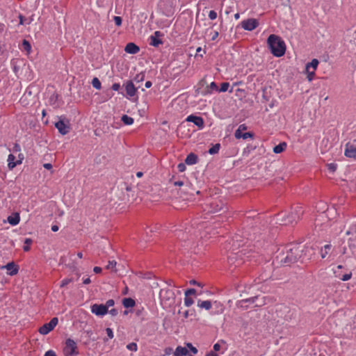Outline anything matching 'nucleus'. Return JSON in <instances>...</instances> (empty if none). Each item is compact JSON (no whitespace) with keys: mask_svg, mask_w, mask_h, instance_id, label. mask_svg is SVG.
<instances>
[{"mask_svg":"<svg viewBox=\"0 0 356 356\" xmlns=\"http://www.w3.org/2000/svg\"><path fill=\"white\" fill-rule=\"evenodd\" d=\"M123 306L126 308L133 307L135 305V300L131 298H125L122 300Z\"/></svg>","mask_w":356,"mask_h":356,"instance_id":"obj_24","label":"nucleus"},{"mask_svg":"<svg viewBox=\"0 0 356 356\" xmlns=\"http://www.w3.org/2000/svg\"><path fill=\"white\" fill-rule=\"evenodd\" d=\"M116 261L113 260V261H108V265L106 266V268L108 270H115V268L116 266Z\"/></svg>","mask_w":356,"mask_h":356,"instance_id":"obj_36","label":"nucleus"},{"mask_svg":"<svg viewBox=\"0 0 356 356\" xmlns=\"http://www.w3.org/2000/svg\"><path fill=\"white\" fill-rule=\"evenodd\" d=\"M330 248H331V245H330V244H327V245H324V247L323 248H321V255L323 259H324L326 257V255L327 254L328 251L330 250Z\"/></svg>","mask_w":356,"mask_h":356,"instance_id":"obj_28","label":"nucleus"},{"mask_svg":"<svg viewBox=\"0 0 356 356\" xmlns=\"http://www.w3.org/2000/svg\"><path fill=\"white\" fill-rule=\"evenodd\" d=\"M44 356H56V354L54 350H49L45 353Z\"/></svg>","mask_w":356,"mask_h":356,"instance_id":"obj_54","label":"nucleus"},{"mask_svg":"<svg viewBox=\"0 0 356 356\" xmlns=\"http://www.w3.org/2000/svg\"><path fill=\"white\" fill-rule=\"evenodd\" d=\"M197 306L200 308L209 310L211 308V302L210 300H199L197 302Z\"/></svg>","mask_w":356,"mask_h":356,"instance_id":"obj_23","label":"nucleus"},{"mask_svg":"<svg viewBox=\"0 0 356 356\" xmlns=\"http://www.w3.org/2000/svg\"><path fill=\"white\" fill-rule=\"evenodd\" d=\"M19 24L24 25V24H31L32 19H26L22 15H19Z\"/></svg>","mask_w":356,"mask_h":356,"instance_id":"obj_30","label":"nucleus"},{"mask_svg":"<svg viewBox=\"0 0 356 356\" xmlns=\"http://www.w3.org/2000/svg\"><path fill=\"white\" fill-rule=\"evenodd\" d=\"M197 161L198 157L193 153H190L185 159V163L189 165L196 164Z\"/></svg>","mask_w":356,"mask_h":356,"instance_id":"obj_18","label":"nucleus"},{"mask_svg":"<svg viewBox=\"0 0 356 356\" xmlns=\"http://www.w3.org/2000/svg\"><path fill=\"white\" fill-rule=\"evenodd\" d=\"M186 122H193L195 125H196L198 129H202L204 127V119L200 116H197L195 115H190L186 118Z\"/></svg>","mask_w":356,"mask_h":356,"instance_id":"obj_10","label":"nucleus"},{"mask_svg":"<svg viewBox=\"0 0 356 356\" xmlns=\"http://www.w3.org/2000/svg\"><path fill=\"white\" fill-rule=\"evenodd\" d=\"M188 346L190 348V350L193 354H196L197 353V349L195 347L193 346L192 344L188 343Z\"/></svg>","mask_w":356,"mask_h":356,"instance_id":"obj_55","label":"nucleus"},{"mask_svg":"<svg viewBox=\"0 0 356 356\" xmlns=\"http://www.w3.org/2000/svg\"><path fill=\"white\" fill-rule=\"evenodd\" d=\"M229 88V83L227 82H224L221 83L220 88L219 90L220 92H226L228 90Z\"/></svg>","mask_w":356,"mask_h":356,"instance_id":"obj_37","label":"nucleus"},{"mask_svg":"<svg viewBox=\"0 0 356 356\" xmlns=\"http://www.w3.org/2000/svg\"><path fill=\"white\" fill-rule=\"evenodd\" d=\"M102 268L99 267V266H95L93 268L94 273H97V274L100 273L102 272Z\"/></svg>","mask_w":356,"mask_h":356,"instance_id":"obj_57","label":"nucleus"},{"mask_svg":"<svg viewBox=\"0 0 356 356\" xmlns=\"http://www.w3.org/2000/svg\"><path fill=\"white\" fill-rule=\"evenodd\" d=\"M91 312L97 316H102L108 313V310L106 309L103 304H94L91 306Z\"/></svg>","mask_w":356,"mask_h":356,"instance_id":"obj_12","label":"nucleus"},{"mask_svg":"<svg viewBox=\"0 0 356 356\" xmlns=\"http://www.w3.org/2000/svg\"><path fill=\"white\" fill-rule=\"evenodd\" d=\"M205 356H218L217 353H214L213 351H209L207 353Z\"/></svg>","mask_w":356,"mask_h":356,"instance_id":"obj_61","label":"nucleus"},{"mask_svg":"<svg viewBox=\"0 0 356 356\" xmlns=\"http://www.w3.org/2000/svg\"><path fill=\"white\" fill-rule=\"evenodd\" d=\"M209 18L211 20H214L217 18V13L215 10H210L209 13Z\"/></svg>","mask_w":356,"mask_h":356,"instance_id":"obj_42","label":"nucleus"},{"mask_svg":"<svg viewBox=\"0 0 356 356\" xmlns=\"http://www.w3.org/2000/svg\"><path fill=\"white\" fill-rule=\"evenodd\" d=\"M246 129L247 127L244 124H240L234 133L235 138L237 139L241 138V135L243 134V131Z\"/></svg>","mask_w":356,"mask_h":356,"instance_id":"obj_25","label":"nucleus"},{"mask_svg":"<svg viewBox=\"0 0 356 356\" xmlns=\"http://www.w3.org/2000/svg\"><path fill=\"white\" fill-rule=\"evenodd\" d=\"M257 298V297H253V298H249V299H246L245 300H243L244 302H254L255 300Z\"/></svg>","mask_w":356,"mask_h":356,"instance_id":"obj_60","label":"nucleus"},{"mask_svg":"<svg viewBox=\"0 0 356 356\" xmlns=\"http://www.w3.org/2000/svg\"><path fill=\"white\" fill-rule=\"evenodd\" d=\"M24 159V154L22 153H21V152H19V154L17 155V163H18V165L22 164Z\"/></svg>","mask_w":356,"mask_h":356,"instance_id":"obj_44","label":"nucleus"},{"mask_svg":"<svg viewBox=\"0 0 356 356\" xmlns=\"http://www.w3.org/2000/svg\"><path fill=\"white\" fill-rule=\"evenodd\" d=\"M113 20L115 22V24L118 26H121L122 24V18L120 17H118V16H115L114 18H113Z\"/></svg>","mask_w":356,"mask_h":356,"instance_id":"obj_47","label":"nucleus"},{"mask_svg":"<svg viewBox=\"0 0 356 356\" xmlns=\"http://www.w3.org/2000/svg\"><path fill=\"white\" fill-rule=\"evenodd\" d=\"M259 26V22L254 18L248 19L241 22V26L246 31H253Z\"/></svg>","mask_w":356,"mask_h":356,"instance_id":"obj_9","label":"nucleus"},{"mask_svg":"<svg viewBox=\"0 0 356 356\" xmlns=\"http://www.w3.org/2000/svg\"><path fill=\"white\" fill-rule=\"evenodd\" d=\"M125 90L129 97H134L136 95V89L131 81L127 83L125 86Z\"/></svg>","mask_w":356,"mask_h":356,"instance_id":"obj_17","label":"nucleus"},{"mask_svg":"<svg viewBox=\"0 0 356 356\" xmlns=\"http://www.w3.org/2000/svg\"><path fill=\"white\" fill-rule=\"evenodd\" d=\"M121 120L126 125H131L134 123V119L127 115H123L121 118Z\"/></svg>","mask_w":356,"mask_h":356,"instance_id":"obj_26","label":"nucleus"},{"mask_svg":"<svg viewBox=\"0 0 356 356\" xmlns=\"http://www.w3.org/2000/svg\"><path fill=\"white\" fill-rule=\"evenodd\" d=\"M43 166H44V168L45 169H47V170H50V169H51V168H52V165H51V163H44V164L43 165Z\"/></svg>","mask_w":356,"mask_h":356,"instance_id":"obj_62","label":"nucleus"},{"mask_svg":"<svg viewBox=\"0 0 356 356\" xmlns=\"http://www.w3.org/2000/svg\"><path fill=\"white\" fill-rule=\"evenodd\" d=\"M22 47L23 50L26 51L27 53H29L31 50V46L29 41L24 40L22 44Z\"/></svg>","mask_w":356,"mask_h":356,"instance_id":"obj_29","label":"nucleus"},{"mask_svg":"<svg viewBox=\"0 0 356 356\" xmlns=\"http://www.w3.org/2000/svg\"><path fill=\"white\" fill-rule=\"evenodd\" d=\"M111 88L115 91H118L120 88V85L118 83H115L112 85Z\"/></svg>","mask_w":356,"mask_h":356,"instance_id":"obj_53","label":"nucleus"},{"mask_svg":"<svg viewBox=\"0 0 356 356\" xmlns=\"http://www.w3.org/2000/svg\"><path fill=\"white\" fill-rule=\"evenodd\" d=\"M303 208L301 205H296L292 208L289 213L281 212L276 216V223L281 225H289L296 223L303 214Z\"/></svg>","mask_w":356,"mask_h":356,"instance_id":"obj_3","label":"nucleus"},{"mask_svg":"<svg viewBox=\"0 0 356 356\" xmlns=\"http://www.w3.org/2000/svg\"><path fill=\"white\" fill-rule=\"evenodd\" d=\"M297 244H289L278 248L273 264L290 266L296 262L302 256L303 250Z\"/></svg>","mask_w":356,"mask_h":356,"instance_id":"obj_1","label":"nucleus"},{"mask_svg":"<svg viewBox=\"0 0 356 356\" xmlns=\"http://www.w3.org/2000/svg\"><path fill=\"white\" fill-rule=\"evenodd\" d=\"M7 162L8 168L10 170H13L17 165H18V163H17L16 157L13 154H10L8 156Z\"/></svg>","mask_w":356,"mask_h":356,"instance_id":"obj_16","label":"nucleus"},{"mask_svg":"<svg viewBox=\"0 0 356 356\" xmlns=\"http://www.w3.org/2000/svg\"><path fill=\"white\" fill-rule=\"evenodd\" d=\"M225 342L223 340H220L218 342H217L216 343H215L213 347V352L216 353V352L220 351L221 349V344H225Z\"/></svg>","mask_w":356,"mask_h":356,"instance_id":"obj_32","label":"nucleus"},{"mask_svg":"<svg viewBox=\"0 0 356 356\" xmlns=\"http://www.w3.org/2000/svg\"><path fill=\"white\" fill-rule=\"evenodd\" d=\"M327 166H328V169L332 172H334L337 169V165L334 163H330V164H328Z\"/></svg>","mask_w":356,"mask_h":356,"instance_id":"obj_52","label":"nucleus"},{"mask_svg":"<svg viewBox=\"0 0 356 356\" xmlns=\"http://www.w3.org/2000/svg\"><path fill=\"white\" fill-rule=\"evenodd\" d=\"M218 35H219V34H218V31H214V32H213V35H212L211 40H215L218 38Z\"/></svg>","mask_w":356,"mask_h":356,"instance_id":"obj_64","label":"nucleus"},{"mask_svg":"<svg viewBox=\"0 0 356 356\" xmlns=\"http://www.w3.org/2000/svg\"><path fill=\"white\" fill-rule=\"evenodd\" d=\"M286 146L287 145L285 142L280 143L273 147V152L275 154L282 153L286 148Z\"/></svg>","mask_w":356,"mask_h":356,"instance_id":"obj_22","label":"nucleus"},{"mask_svg":"<svg viewBox=\"0 0 356 356\" xmlns=\"http://www.w3.org/2000/svg\"><path fill=\"white\" fill-rule=\"evenodd\" d=\"M92 85L97 90H99L101 88V82L97 77L92 79Z\"/></svg>","mask_w":356,"mask_h":356,"instance_id":"obj_31","label":"nucleus"},{"mask_svg":"<svg viewBox=\"0 0 356 356\" xmlns=\"http://www.w3.org/2000/svg\"><path fill=\"white\" fill-rule=\"evenodd\" d=\"M249 138H253V134L251 132H245L241 135V138L246 140Z\"/></svg>","mask_w":356,"mask_h":356,"instance_id":"obj_41","label":"nucleus"},{"mask_svg":"<svg viewBox=\"0 0 356 356\" xmlns=\"http://www.w3.org/2000/svg\"><path fill=\"white\" fill-rule=\"evenodd\" d=\"M65 356H75L78 354L77 346L76 342L71 339H67L65 341V346L63 349Z\"/></svg>","mask_w":356,"mask_h":356,"instance_id":"obj_7","label":"nucleus"},{"mask_svg":"<svg viewBox=\"0 0 356 356\" xmlns=\"http://www.w3.org/2000/svg\"><path fill=\"white\" fill-rule=\"evenodd\" d=\"M114 300L112 299L108 300L106 302V304L104 305L105 307H106V309L108 310V308L114 305Z\"/></svg>","mask_w":356,"mask_h":356,"instance_id":"obj_46","label":"nucleus"},{"mask_svg":"<svg viewBox=\"0 0 356 356\" xmlns=\"http://www.w3.org/2000/svg\"><path fill=\"white\" fill-rule=\"evenodd\" d=\"M159 298L161 304L165 307H168L174 303L175 296L172 290L165 288L161 289Z\"/></svg>","mask_w":356,"mask_h":356,"instance_id":"obj_5","label":"nucleus"},{"mask_svg":"<svg viewBox=\"0 0 356 356\" xmlns=\"http://www.w3.org/2000/svg\"><path fill=\"white\" fill-rule=\"evenodd\" d=\"M7 220L11 225H17L20 221L19 214L18 213H15L13 216H9Z\"/></svg>","mask_w":356,"mask_h":356,"instance_id":"obj_19","label":"nucleus"},{"mask_svg":"<svg viewBox=\"0 0 356 356\" xmlns=\"http://www.w3.org/2000/svg\"><path fill=\"white\" fill-rule=\"evenodd\" d=\"M5 268L8 270V275L11 276L16 275L19 271L18 266L15 265L13 262L8 263Z\"/></svg>","mask_w":356,"mask_h":356,"instance_id":"obj_15","label":"nucleus"},{"mask_svg":"<svg viewBox=\"0 0 356 356\" xmlns=\"http://www.w3.org/2000/svg\"><path fill=\"white\" fill-rule=\"evenodd\" d=\"M162 35V33L156 31L149 37V44L153 47H159V44L163 43L162 40L159 39V37Z\"/></svg>","mask_w":356,"mask_h":356,"instance_id":"obj_13","label":"nucleus"},{"mask_svg":"<svg viewBox=\"0 0 356 356\" xmlns=\"http://www.w3.org/2000/svg\"><path fill=\"white\" fill-rule=\"evenodd\" d=\"M91 282V280L90 277L83 278V284H89Z\"/></svg>","mask_w":356,"mask_h":356,"instance_id":"obj_58","label":"nucleus"},{"mask_svg":"<svg viewBox=\"0 0 356 356\" xmlns=\"http://www.w3.org/2000/svg\"><path fill=\"white\" fill-rule=\"evenodd\" d=\"M57 98H58V96L56 95H52L50 97H49V104L52 106H54V107H57L58 106V104H56V101H57Z\"/></svg>","mask_w":356,"mask_h":356,"instance_id":"obj_35","label":"nucleus"},{"mask_svg":"<svg viewBox=\"0 0 356 356\" xmlns=\"http://www.w3.org/2000/svg\"><path fill=\"white\" fill-rule=\"evenodd\" d=\"M13 152L14 153H19L21 152V147L18 143H15L13 147Z\"/></svg>","mask_w":356,"mask_h":356,"instance_id":"obj_48","label":"nucleus"},{"mask_svg":"<svg viewBox=\"0 0 356 356\" xmlns=\"http://www.w3.org/2000/svg\"><path fill=\"white\" fill-rule=\"evenodd\" d=\"M124 51L130 54H136L139 52L140 48L134 42H129L126 45Z\"/></svg>","mask_w":356,"mask_h":356,"instance_id":"obj_14","label":"nucleus"},{"mask_svg":"<svg viewBox=\"0 0 356 356\" xmlns=\"http://www.w3.org/2000/svg\"><path fill=\"white\" fill-rule=\"evenodd\" d=\"M32 243V240L31 238H26L24 240L25 245L23 247V250L25 252H28L30 250V245Z\"/></svg>","mask_w":356,"mask_h":356,"instance_id":"obj_34","label":"nucleus"},{"mask_svg":"<svg viewBox=\"0 0 356 356\" xmlns=\"http://www.w3.org/2000/svg\"><path fill=\"white\" fill-rule=\"evenodd\" d=\"M220 148V144L216 143L214 145H213L208 151L209 154H215L218 153Z\"/></svg>","mask_w":356,"mask_h":356,"instance_id":"obj_27","label":"nucleus"},{"mask_svg":"<svg viewBox=\"0 0 356 356\" xmlns=\"http://www.w3.org/2000/svg\"><path fill=\"white\" fill-rule=\"evenodd\" d=\"M204 224V222L199 223L194 222L191 227L186 228L184 231L181 229L175 230V236L181 241L193 240L199 235L202 238L201 229L202 228H208Z\"/></svg>","mask_w":356,"mask_h":356,"instance_id":"obj_2","label":"nucleus"},{"mask_svg":"<svg viewBox=\"0 0 356 356\" xmlns=\"http://www.w3.org/2000/svg\"><path fill=\"white\" fill-rule=\"evenodd\" d=\"M267 44L273 56L281 57L285 54L286 45L281 37L275 34L270 35L267 39Z\"/></svg>","mask_w":356,"mask_h":356,"instance_id":"obj_4","label":"nucleus"},{"mask_svg":"<svg viewBox=\"0 0 356 356\" xmlns=\"http://www.w3.org/2000/svg\"><path fill=\"white\" fill-rule=\"evenodd\" d=\"M73 280L72 278H67V279H64L62 280L60 284V287L63 288L64 286H65L66 285H67L68 284L72 282Z\"/></svg>","mask_w":356,"mask_h":356,"instance_id":"obj_40","label":"nucleus"},{"mask_svg":"<svg viewBox=\"0 0 356 356\" xmlns=\"http://www.w3.org/2000/svg\"><path fill=\"white\" fill-rule=\"evenodd\" d=\"M55 127L58 130L59 133L62 135L67 134L70 131L68 122H65L61 119L55 123Z\"/></svg>","mask_w":356,"mask_h":356,"instance_id":"obj_11","label":"nucleus"},{"mask_svg":"<svg viewBox=\"0 0 356 356\" xmlns=\"http://www.w3.org/2000/svg\"><path fill=\"white\" fill-rule=\"evenodd\" d=\"M344 155L356 161V138L350 140L345 145Z\"/></svg>","mask_w":356,"mask_h":356,"instance_id":"obj_6","label":"nucleus"},{"mask_svg":"<svg viewBox=\"0 0 356 356\" xmlns=\"http://www.w3.org/2000/svg\"><path fill=\"white\" fill-rule=\"evenodd\" d=\"M188 349L185 347H182L179 346L176 348L175 351L174 352L175 356H185L188 354Z\"/></svg>","mask_w":356,"mask_h":356,"instance_id":"obj_20","label":"nucleus"},{"mask_svg":"<svg viewBox=\"0 0 356 356\" xmlns=\"http://www.w3.org/2000/svg\"><path fill=\"white\" fill-rule=\"evenodd\" d=\"M177 168H178V170L181 172L185 171L186 170V165L184 163H179L178 165H177Z\"/></svg>","mask_w":356,"mask_h":356,"instance_id":"obj_50","label":"nucleus"},{"mask_svg":"<svg viewBox=\"0 0 356 356\" xmlns=\"http://www.w3.org/2000/svg\"><path fill=\"white\" fill-rule=\"evenodd\" d=\"M211 205V207L215 206V207L213 209H212V210L211 211V212H218L222 209V207H219L216 202H212Z\"/></svg>","mask_w":356,"mask_h":356,"instance_id":"obj_43","label":"nucleus"},{"mask_svg":"<svg viewBox=\"0 0 356 356\" xmlns=\"http://www.w3.org/2000/svg\"><path fill=\"white\" fill-rule=\"evenodd\" d=\"M193 300L191 298H189L188 296H185L184 298V305L186 307H190L193 304Z\"/></svg>","mask_w":356,"mask_h":356,"instance_id":"obj_39","label":"nucleus"},{"mask_svg":"<svg viewBox=\"0 0 356 356\" xmlns=\"http://www.w3.org/2000/svg\"><path fill=\"white\" fill-rule=\"evenodd\" d=\"M106 332L109 339H113L114 337L113 332L111 328L107 327L106 329Z\"/></svg>","mask_w":356,"mask_h":356,"instance_id":"obj_45","label":"nucleus"},{"mask_svg":"<svg viewBox=\"0 0 356 356\" xmlns=\"http://www.w3.org/2000/svg\"><path fill=\"white\" fill-rule=\"evenodd\" d=\"M174 185L177 186H181L184 185V182L182 181H177L174 182Z\"/></svg>","mask_w":356,"mask_h":356,"instance_id":"obj_63","label":"nucleus"},{"mask_svg":"<svg viewBox=\"0 0 356 356\" xmlns=\"http://www.w3.org/2000/svg\"><path fill=\"white\" fill-rule=\"evenodd\" d=\"M110 314H111L113 316H116L118 314V311L116 309H112L110 311L108 312Z\"/></svg>","mask_w":356,"mask_h":356,"instance_id":"obj_56","label":"nucleus"},{"mask_svg":"<svg viewBox=\"0 0 356 356\" xmlns=\"http://www.w3.org/2000/svg\"><path fill=\"white\" fill-rule=\"evenodd\" d=\"M127 348L129 350L136 352L138 350V345L136 343L132 342L127 345Z\"/></svg>","mask_w":356,"mask_h":356,"instance_id":"obj_33","label":"nucleus"},{"mask_svg":"<svg viewBox=\"0 0 356 356\" xmlns=\"http://www.w3.org/2000/svg\"><path fill=\"white\" fill-rule=\"evenodd\" d=\"M211 90H217L218 87L215 82H211L209 86Z\"/></svg>","mask_w":356,"mask_h":356,"instance_id":"obj_59","label":"nucleus"},{"mask_svg":"<svg viewBox=\"0 0 356 356\" xmlns=\"http://www.w3.org/2000/svg\"><path fill=\"white\" fill-rule=\"evenodd\" d=\"M351 276H352L351 273L345 274L342 276V277L341 279L343 281H348L351 278Z\"/></svg>","mask_w":356,"mask_h":356,"instance_id":"obj_51","label":"nucleus"},{"mask_svg":"<svg viewBox=\"0 0 356 356\" xmlns=\"http://www.w3.org/2000/svg\"><path fill=\"white\" fill-rule=\"evenodd\" d=\"M196 293V290L194 289H187L186 291H185V296H189L191 295H193Z\"/></svg>","mask_w":356,"mask_h":356,"instance_id":"obj_49","label":"nucleus"},{"mask_svg":"<svg viewBox=\"0 0 356 356\" xmlns=\"http://www.w3.org/2000/svg\"><path fill=\"white\" fill-rule=\"evenodd\" d=\"M318 63H319V62L317 59H316V58L312 59L310 63H308L306 65V68H305L306 71H309L311 69L316 70L318 67Z\"/></svg>","mask_w":356,"mask_h":356,"instance_id":"obj_21","label":"nucleus"},{"mask_svg":"<svg viewBox=\"0 0 356 356\" xmlns=\"http://www.w3.org/2000/svg\"><path fill=\"white\" fill-rule=\"evenodd\" d=\"M58 322V318L54 317L51 318L49 323L44 324L42 327H40L39 332L43 335L47 334L52 330H54V328L57 325Z\"/></svg>","mask_w":356,"mask_h":356,"instance_id":"obj_8","label":"nucleus"},{"mask_svg":"<svg viewBox=\"0 0 356 356\" xmlns=\"http://www.w3.org/2000/svg\"><path fill=\"white\" fill-rule=\"evenodd\" d=\"M315 71L314 70H309V71H306L307 74V79L309 81H312L314 79L315 76Z\"/></svg>","mask_w":356,"mask_h":356,"instance_id":"obj_38","label":"nucleus"}]
</instances>
